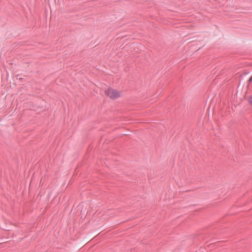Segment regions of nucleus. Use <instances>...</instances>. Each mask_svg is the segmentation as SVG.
Here are the masks:
<instances>
[{
	"mask_svg": "<svg viewBox=\"0 0 252 252\" xmlns=\"http://www.w3.org/2000/svg\"><path fill=\"white\" fill-rule=\"evenodd\" d=\"M106 94L110 98L115 99L120 96V92L111 88L105 91Z\"/></svg>",
	"mask_w": 252,
	"mask_h": 252,
	"instance_id": "nucleus-1",
	"label": "nucleus"
},
{
	"mask_svg": "<svg viewBox=\"0 0 252 252\" xmlns=\"http://www.w3.org/2000/svg\"><path fill=\"white\" fill-rule=\"evenodd\" d=\"M248 102L252 106V96H251L248 99Z\"/></svg>",
	"mask_w": 252,
	"mask_h": 252,
	"instance_id": "nucleus-2",
	"label": "nucleus"
},
{
	"mask_svg": "<svg viewBox=\"0 0 252 252\" xmlns=\"http://www.w3.org/2000/svg\"><path fill=\"white\" fill-rule=\"evenodd\" d=\"M249 81L250 82H252V76L250 78V79L249 80Z\"/></svg>",
	"mask_w": 252,
	"mask_h": 252,
	"instance_id": "nucleus-3",
	"label": "nucleus"
}]
</instances>
